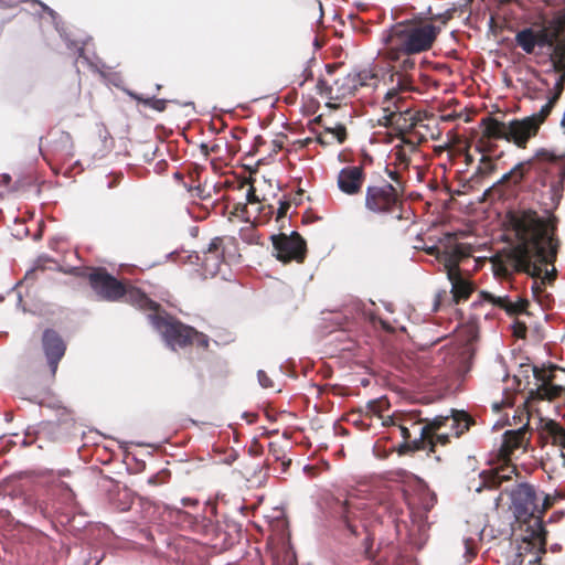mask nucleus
<instances>
[{
	"label": "nucleus",
	"instance_id": "obj_42",
	"mask_svg": "<svg viewBox=\"0 0 565 565\" xmlns=\"http://www.w3.org/2000/svg\"><path fill=\"white\" fill-rule=\"evenodd\" d=\"M527 327L524 322L516 320L513 324V334L519 339L526 337Z\"/></svg>",
	"mask_w": 565,
	"mask_h": 565
},
{
	"label": "nucleus",
	"instance_id": "obj_64",
	"mask_svg": "<svg viewBox=\"0 0 565 565\" xmlns=\"http://www.w3.org/2000/svg\"><path fill=\"white\" fill-rule=\"evenodd\" d=\"M561 127L565 130V115L563 116L561 120Z\"/></svg>",
	"mask_w": 565,
	"mask_h": 565
},
{
	"label": "nucleus",
	"instance_id": "obj_63",
	"mask_svg": "<svg viewBox=\"0 0 565 565\" xmlns=\"http://www.w3.org/2000/svg\"><path fill=\"white\" fill-rule=\"evenodd\" d=\"M467 553L470 554L471 556H475L477 554L476 551L471 550L468 545H467Z\"/></svg>",
	"mask_w": 565,
	"mask_h": 565
},
{
	"label": "nucleus",
	"instance_id": "obj_47",
	"mask_svg": "<svg viewBox=\"0 0 565 565\" xmlns=\"http://www.w3.org/2000/svg\"><path fill=\"white\" fill-rule=\"evenodd\" d=\"M246 201L249 204L259 203V198L256 194V189L253 184H249V188L246 193Z\"/></svg>",
	"mask_w": 565,
	"mask_h": 565
},
{
	"label": "nucleus",
	"instance_id": "obj_2",
	"mask_svg": "<svg viewBox=\"0 0 565 565\" xmlns=\"http://www.w3.org/2000/svg\"><path fill=\"white\" fill-rule=\"evenodd\" d=\"M403 9H395L393 18L396 20L381 34L383 43L382 55L384 60L394 65L391 68L390 81L397 83L399 89H413L411 71L416 67L415 55L433 49L439 30L429 21L423 20L418 13L402 19Z\"/></svg>",
	"mask_w": 565,
	"mask_h": 565
},
{
	"label": "nucleus",
	"instance_id": "obj_59",
	"mask_svg": "<svg viewBox=\"0 0 565 565\" xmlns=\"http://www.w3.org/2000/svg\"><path fill=\"white\" fill-rule=\"evenodd\" d=\"M36 2H38V4H40L43 8L44 11L49 12L50 14H54V11L51 8H49L46 4H44L40 1H36Z\"/></svg>",
	"mask_w": 565,
	"mask_h": 565
},
{
	"label": "nucleus",
	"instance_id": "obj_55",
	"mask_svg": "<svg viewBox=\"0 0 565 565\" xmlns=\"http://www.w3.org/2000/svg\"><path fill=\"white\" fill-rule=\"evenodd\" d=\"M81 94V86L79 83H76L74 85V98L77 100Z\"/></svg>",
	"mask_w": 565,
	"mask_h": 565
},
{
	"label": "nucleus",
	"instance_id": "obj_40",
	"mask_svg": "<svg viewBox=\"0 0 565 565\" xmlns=\"http://www.w3.org/2000/svg\"><path fill=\"white\" fill-rule=\"evenodd\" d=\"M143 104L146 106L151 107L154 110L163 111L167 108V100L166 99H159V98H147L143 100Z\"/></svg>",
	"mask_w": 565,
	"mask_h": 565
},
{
	"label": "nucleus",
	"instance_id": "obj_53",
	"mask_svg": "<svg viewBox=\"0 0 565 565\" xmlns=\"http://www.w3.org/2000/svg\"><path fill=\"white\" fill-rule=\"evenodd\" d=\"M121 180V177L120 175H115L113 177V179L109 181L108 183V188L111 189V188H115Z\"/></svg>",
	"mask_w": 565,
	"mask_h": 565
},
{
	"label": "nucleus",
	"instance_id": "obj_14",
	"mask_svg": "<svg viewBox=\"0 0 565 565\" xmlns=\"http://www.w3.org/2000/svg\"><path fill=\"white\" fill-rule=\"evenodd\" d=\"M491 463L495 466L480 473L482 487L484 488L497 489L503 482L511 480L513 475L518 476V468L512 462V459H498L497 456H493Z\"/></svg>",
	"mask_w": 565,
	"mask_h": 565
},
{
	"label": "nucleus",
	"instance_id": "obj_54",
	"mask_svg": "<svg viewBox=\"0 0 565 565\" xmlns=\"http://www.w3.org/2000/svg\"><path fill=\"white\" fill-rule=\"evenodd\" d=\"M542 285L543 284H541V281L539 282V281L535 280L533 286H532L533 292H535V294L536 292H541L542 291Z\"/></svg>",
	"mask_w": 565,
	"mask_h": 565
},
{
	"label": "nucleus",
	"instance_id": "obj_20",
	"mask_svg": "<svg viewBox=\"0 0 565 565\" xmlns=\"http://www.w3.org/2000/svg\"><path fill=\"white\" fill-rule=\"evenodd\" d=\"M361 511V505L351 498L340 502L335 509V512L339 514L345 529L353 536H359L361 534L360 530L365 529L364 524L360 521Z\"/></svg>",
	"mask_w": 565,
	"mask_h": 565
},
{
	"label": "nucleus",
	"instance_id": "obj_56",
	"mask_svg": "<svg viewBox=\"0 0 565 565\" xmlns=\"http://www.w3.org/2000/svg\"><path fill=\"white\" fill-rule=\"evenodd\" d=\"M238 212H246V204H237L236 207H235V213L238 214Z\"/></svg>",
	"mask_w": 565,
	"mask_h": 565
},
{
	"label": "nucleus",
	"instance_id": "obj_60",
	"mask_svg": "<svg viewBox=\"0 0 565 565\" xmlns=\"http://www.w3.org/2000/svg\"><path fill=\"white\" fill-rule=\"evenodd\" d=\"M559 451H561V457L564 461L563 465L565 466V443H564V446L559 447Z\"/></svg>",
	"mask_w": 565,
	"mask_h": 565
},
{
	"label": "nucleus",
	"instance_id": "obj_19",
	"mask_svg": "<svg viewBox=\"0 0 565 565\" xmlns=\"http://www.w3.org/2000/svg\"><path fill=\"white\" fill-rule=\"evenodd\" d=\"M480 127H482V136L480 137L477 149L480 152L492 151V148L488 146L490 140H505L508 138V124L497 119L493 116L483 117L480 120Z\"/></svg>",
	"mask_w": 565,
	"mask_h": 565
},
{
	"label": "nucleus",
	"instance_id": "obj_51",
	"mask_svg": "<svg viewBox=\"0 0 565 565\" xmlns=\"http://www.w3.org/2000/svg\"><path fill=\"white\" fill-rule=\"evenodd\" d=\"M38 270L43 271L44 269L43 268H32L31 270L26 271V274L24 276V280L26 281V280L34 279Z\"/></svg>",
	"mask_w": 565,
	"mask_h": 565
},
{
	"label": "nucleus",
	"instance_id": "obj_31",
	"mask_svg": "<svg viewBox=\"0 0 565 565\" xmlns=\"http://www.w3.org/2000/svg\"><path fill=\"white\" fill-rule=\"evenodd\" d=\"M561 95L562 94H557L556 92H553L552 96L548 98L547 103L544 106H542L541 110L537 114H533L532 116H529L530 118L534 119V121L537 124L539 128L550 116L555 104L559 99Z\"/></svg>",
	"mask_w": 565,
	"mask_h": 565
},
{
	"label": "nucleus",
	"instance_id": "obj_10",
	"mask_svg": "<svg viewBox=\"0 0 565 565\" xmlns=\"http://www.w3.org/2000/svg\"><path fill=\"white\" fill-rule=\"evenodd\" d=\"M328 74L332 77L331 82L320 78L317 83V89L320 96L328 99L327 106L335 108L337 105L331 102H341L356 92L355 82L351 73H335L330 65H327Z\"/></svg>",
	"mask_w": 565,
	"mask_h": 565
},
{
	"label": "nucleus",
	"instance_id": "obj_8",
	"mask_svg": "<svg viewBox=\"0 0 565 565\" xmlns=\"http://www.w3.org/2000/svg\"><path fill=\"white\" fill-rule=\"evenodd\" d=\"M148 311L150 312L148 315L150 323L172 350H175L177 347L185 348L193 344V334H195L193 327L184 324L167 311L161 310L160 305L157 310Z\"/></svg>",
	"mask_w": 565,
	"mask_h": 565
},
{
	"label": "nucleus",
	"instance_id": "obj_62",
	"mask_svg": "<svg viewBox=\"0 0 565 565\" xmlns=\"http://www.w3.org/2000/svg\"><path fill=\"white\" fill-rule=\"evenodd\" d=\"M435 252H437V247H430V248H428V249H427V253H428L429 255H434V254H435Z\"/></svg>",
	"mask_w": 565,
	"mask_h": 565
},
{
	"label": "nucleus",
	"instance_id": "obj_22",
	"mask_svg": "<svg viewBox=\"0 0 565 565\" xmlns=\"http://www.w3.org/2000/svg\"><path fill=\"white\" fill-rule=\"evenodd\" d=\"M401 143L394 146L392 156L394 157L393 166L395 169L406 171L412 162V154L418 151L417 143L405 136L401 137Z\"/></svg>",
	"mask_w": 565,
	"mask_h": 565
},
{
	"label": "nucleus",
	"instance_id": "obj_24",
	"mask_svg": "<svg viewBox=\"0 0 565 565\" xmlns=\"http://www.w3.org/2000/svg\"><path fill=\"white\" fill-rule=\"evenodd\" d=\"M449 415L447 416H436L433 419H423L425 424L419 428V435L428 446V452H434V444L430 440L433 434H437L441 430V428H449L450 420Z\"/></svg>",
	"mask_w": 565,
	"mask_h": 565
},
{
	"label": "nucleus",
	"instance_id": "obj_21",
	"mask_svg": "<svg viewBox=\"0 0 565 565\" xmlns=\"http://www.w3.org/2000/svg\"><path fill=\"white\" fill-rule=\"evenodd\" d=\"M554 504V498L544 494L543 502H539L537 516L534 518V529H532L531 541L533 545H537L542 552H545L546 545V530L543 524V516L545 512Z\"/></svg>",
	"mask_w": 565,
	"mask_h": 565
},
{
	"label": "nucleus",
	"instance_id": "obj_48",
	"mask_svg": "<svg viewBox=\"0 0 565 565\" xmlns=\"http://www.w3.org/2000/svg\"><path fill=\"white\" fill-rule=\"evenodd\" d=\"M289 209H290L289 201H280L276 220L279 221L280 218L285 217Z\"/></svg>",
	"mask_w": 565,
	"mask_h": 565
},
{
	"label": "nucleus",
	"instance_id": "obj_18",
	"mask_svg": "<svg viewBox=\"0 0 565 565\" xmlns=\"http://www.w3.org/2000/svg\"><path fill=\"white\" fill-rule=\"evenodd\" d=\"M530 431L526 427L516 430H507L499 450L494 454L498 459L510 460L518 449L527 450L530 444Z\"/></svg>",
	"mask_w": 565,
	"mask_h": 565
},
{
	"label": "nucleus",
	"instance_id": "obj_26",
	"mask_svg": "<svg viewBox=\"0 0 565 565\" xmlns=\"http://www.w3.org/2000/svg\"><path fill=\"white\" fill-rule=\"evenodd\" d=\"M449 430L454 437H460L475 424L473 418L465 412L452 411L449 415Z\"/></svg>",
	"mask_w": 565,
	"mask_h": 565
},
{
	"label": "nucleus",
	"instance_id": "obj_46",
	"mask_svg": "<svg viewBox=\"0 0 565 565\" xmlns=\"http://www.w3.org/2000/svg\"><path fill=\"white\" fill-rule=\"evenodd\" d=\"M94 267H86V268H81V267H73L70 273L76 277H81V278H87L88 279V274H89V270H92Z\"/></svg>",
	"mask_w": 565,
	"mask_h": 565
},
{
	"label": "nucleus",
	"instance_id": "obj_37",
	"mask_svg": "<svg viewBox=\"0 0 565 565\" xmlns=\"http://www.w3.org/2000/svg\"><path fill=\"white\" fill-rule=\"evenodd\" d=\"M386 174L392 180L391 185L397 186L399 185L402 188V195H405V189H406V182L403 179V177L399 173V170H390L388 168L385 169Z\"/></svg>",
	"mask_w": 565,
	"mask_h": 565
},
{
	"label": "nucleus",
	"instance_id": "obj_36",
	"mask_svg": "<svg viewBox=\"0 0 565 565\" xmlns=\"http://www.w3.org/2000/svg\"><path fill=\"white\" fill-rule=\"evenodd\" d=\"M324 130L330 135V136H334V140L338 142V143H343L345 140H347V137H348V132H347V128L344 125L342 124H338L335 127H324Z\"/></svg>",
	"mask_w": 565,
	"mask_h": 565
},
{
	"label": "nucleus",
	"instance_id": "obj_58",
	"mask_svg": "<svg viewBox=\"0 0 565 565\" xmlns=\"http://www.w3.org/2000/svg\"><path fill=\"white\" fill-rule=\"evenodd\" d=\"M533 74H534V76H535L539 81H541L544 85H547V82L541 77V74H540V72H539V71L533 70Z\"/></svg>",
	"mask_w": 565,
	"mask_h": 565
},
{
	"label": "nucleus",
	"instance_id": "obj_11",
	"mask_svg": "<svg viewBox=\"0 0 565 565\" xmlns=\"http://www.w3.org/2000/svg\"><path fill=\"white\" fill-rule=\"evenodd\" d=\"M271 243L275 257L282 263H303L307 255L306 241L298 232L290 235L280 233L271 235Z\"/></svg>",
	"mask_w": 565,
	"mask_h": 565
},
{
	"label": "nucleus",
	"instance_id": "obj_12",
	"mask_svg": "<svg viewBox=\"0 0 565 565\" xmlns=\"http://www.w3.org/2000/svg\"><path fill=\"white\" fill-rule=\"evenodd\" d=\"M565 372L557 365H551L548 369L533 367V375L541 384L532 394L539 399L554 401L562 396L565 397V384L558 383L556 372Z\"/></svg>",
	"mask_w": 565,
	"mask_h": 565
},
{
	"label": "nucleus",
	"instance_id": "obj_44",
	"mask_svg": "<svg viewBox=\"0 0 565 565\" xmlns=\"http://www.w3.org/2000/svg\"><path fill=\"white\" fill-rule=\"evenodd\" d=\"M541 274H543V271ZM533 278L537 279V277ZM539 278L541 279V284H551L556 278V268L553 266L551 270L546 269L544 276L540 275Z\"/></svg>",
	"mask_w": 565,
	"mask_h": 565
},
{
	"label": "nucleus",
	"instance_id": "obj_35",
	"mask_svg": "<svg viewBox=\"0 0 565 565\" xmlns=\"http://www.w3.org/2000/svg\"><path fill=\"white\" fill-rule=\"evenodd\" d=\"M481 296L486 301L491 302L492 305L503 309L504 311L510 301L508 296H494L493 294L487 291H482Z\"/></svg>",
	"mask_w": 565,
	"mask_h": 565
},
{
	"label": "nucleus",
	"instance_id": "obj_15",
	"mask_svg": "<svg viewBox=\"0 0 565 565\" xmlns=\"http://www.w3.org/2000/svg\"><path fill=\"white\" fill-rule=\"evenodd\" d=\"M365 177L363 166H347L339 171L337 184L342 193L351 196L358 195L362 193Z\"/></svg>",
	"mask_w": 565,
	"mask_h": 565
},
{
	"label": "nucleus",
	"instance_id": "obj_49",
	"mask_svg": "<svg viewBox=\"0 0 565 565\" xmlns=\"http://www.w3.org/2000/svg\"><path fill=\"white\" fill-rule=\"evenodd\" d=\"M317 140L323 146L332 145L335 141L334 136H330L326 130L318 136Z\"/></svg>",
	"mask_w": 565,
	"mask_h": 565
},
{
	"label": "nucleus",
	"instance_id": "obj_45",
	"mask_svg": "<svg viewBox=\"0 0 565 565\" xmlns=\"http://www.w3.org/2000/svg\"><path fill=\"white\" fill-rule=\"evenodd\" d=\"M257 377H258V382L259 384L264 387V388H269V387H273V381L267 375V373L263 370H259L258 373H257Z\"/></svg>",
	"mask_w": 565,
	"mask_h": 565
},
{
	"label": "nucleus",
	"instance_id": "obj_3",
	"mask_svg": "<svg viewBox=\"0 0 565 565\" xmlns=\"http://www.w3.org/2000/svg\"><path fill=\"white\" fill-rule=\"evenodd\" d=\"M515 44L526 54H534L536 47H553L550 61L552 71L558 75L553 92L562 94L565 88V8L541 24L518 31Z\"/></svg>",
	"mask_w": 565,
	"mask_h": 565
},
{
	"label": "nucleus",
	"instance_id": "obj_41",
	"mask_svg": "<svg viewBox=\"0 0 565 565\" xmlns=\"http://www.w3.org/2000/svg\"><path fill=\"white\" fill-rule=\"evenodd\" d=\"M451 431L450 433H440L438 431L437 434H433L431 437H430V440L433 441L434 444V449L436 448V445L437 444H440V445H447L449 441H450V437H451Z\"/></svg>",
	"mask_w": 565,
	"mask_h": 565
},
{
	"label": "nucleus",
	"instance_id": "obj_27",
	"mask_svg": "<svg viewBox=\"0 0 565 565\" xmlns=\"http://www.w3.org/2000/svg\"><path fill=\"white\" fill-rule=\"evenodd\" d=\"M544 437L554 446L561 447L565 443V428L555 420H548L543 426Z\"/></svg>",
	"mask_w": 565,
	"mask_h": 565
},
{
	"label": "nucleus",
	"instance_id": "obj_43",
	"mask_svg": "<svg viewBox=\"0 0 565 565\" xmlns=\"http://www.w3.org/2000/svg\"><path fill=\"white\" fill-rule=\"evenodd\" d=\"M193 343L203 349L209 348V337L202 332L195 330V334H193Z\"/></svg>",
	"mask_w": 565,
	"mask_h": 565
},
{
	"label": "nucleus",
	"instance_id": "obj_61",
	"mask_svg": "<svg viewBox=\"0 0 565 565\" xmlns=\"http://www.w3.org/2000/svg\"><path fill=\"white\" fill-rule=\"evenodd\" d=\"M282 148L281 142L274 141V151L278 152Z\"/></svg>",
	"mask_w": 565,
	"mask_h": 565
},
{
	"label": "nucleus",
	"instance_id": "obj_5",
	"mask_svg": "<svg viewBox=\"0 0 565 565\" xmlns=\"http://www.w3.org/2000/svg\"><path fill=\"white\" fill-rule=\"evenodd\" d=\"M88 282L102 300L114 302L125 299L126 302L141 310H157L159 308V303L150 299L139 288L121 282L104 267L89 270Z\"/></svg>",
	"mask_w": 565,
	"mask_h": 565
},
{
	"label": "nucleus",
	"instance_id": "obj_9",
	"mask_svg": "<svg viewBox=\"0 0 565 565\" xmlns=\"http://www.w3.org/2000/svg\"><path fill=\"white\" fill-rule=\"evenodd\" d=\"M511 508L519 521L530 523L534 529V518L537 516L540 495L533 484L518 483L510 492Z\"/></svg>",
	"mask_w": 565,
	"mask_h": 565
},
{
	"label": "nucleus",
	"instance_id": "obj_28",
	"mask_svg": "<svg viewBox=\"0 0 565 565\" xmlns=\"http://www.w3.org/2000/svg\"><path fill=\"white\" fill-rule=\"evenodd\" d=\"M355 82V88L372 87L375 88L380 83L379 73L375 67L364 68L359 72L351 73Z\"/></svg>",
	"mask_w": 565,
	"mask_h": 565
},
{
	"label": "nucleus",
	"instance_id": "obj_23",
	"mask_svg": "<svg viewBox=\"0 0 565 565\" xmlns=\"http://www.w3.org/2000/svg\"><path fill=\"white\" fill-rule=\"evenodd\" d=\"M420 412H412L408 414H394L383 422L384 425L397 426L401 430V435L404 440H413L411 429L407 426L408 422H412V426H418L423 424V419L419 418Z\"/></svg>",
	"mask_w": 565,
	"mask_h": 565
},
{
	"label": "nucleus",
	"instance_id": "obj_25",
	"mask_svg": "<svg viewBox=\"0 0 565 565\" xmlns=\"http://www.w3.org/2000/svg\"><path fill=\"white\" fill-rule=\"evenodd\" d=\"M449 281L451 282V295L455 303L468 300L475 290L473 284L463 278L462 275L450 277Z\"/></svg>",
	"mask_w": 565,
	"mask_h": 565
},
{
	"label": "nucleus",
	"instance_id": "obj_1",
	"mask_svg": "<svg viewBox=\"0 0 565 565\" xmlns=\"http://www.w3.org/2000/svg\"><path fill=\"white\" fill-rule=\"evenodd\" d=\"M508 218L516 244L492 259L494 274L509 277L513 273H525L539 277L542 265L554 264L557 244L547 235L535 211L510 212Z\"/></svg>",
	"mask_w": 565,
	"mask_h": 565
},
{
	"label": "nucleus",
	"instance_id": "obj_34",
	"mask_svg": "<svg viewBox=\"0 0 565 565\" xmlns=\"http://www.w3.org/2000/svg\"><path fill=\"white\" fill-rule=\"evenodd\" d=\"M529 307V300L519 298L518 301H509L505 312L510 316L523 313L526 311V308Z\"/></svg>",
	"mask_w": 565,
	"mask_h": 565
},
{
	"label": "nucleus",
	"instance_id": "obj_39",
	"mask_svg": "<svg viewBox=\"0 0 565 565\" xmlns=\"http://www.w3.org/2000/svg\"><path fill=\"white\" fill-rule=\"evenodd\" d=\"M481 163L483 164L482 167H479L478 168V172L480 174H491L495 171L497 169V166L495 163L492 161V159L488 156H482L481 158Z\"/></svg>",
	"mask_w": 565,
	"mask_h": 565
},
{
	"label": "nucleus",
	"instance_id": "obj_38",
	"mask_svg": "<svg viewBox=\"0 0 565 565\" xmlns=\"http://www.w3.org/2000/svg\"><path fill=\"white\" fill-rule=\"evenodd\" d=\"M472 253V248L468 244L458 243L456 244L452 249L451 254L456 255V258L461 262L462 259L469 257Z\"/></svg>",
	"mask_w": 565,
	"mask_h": 565
},
{
	"label": "nucleus",
	"instance_id": "obj_30",
	"mask_svg": "<svg viewBox=\"0 0 565 565\" xmlns=\"http://www.w3.org/2000/svg\"><path fill=\"white\" fill-rule=\"evenodd\" d=\"M438 258L444 264L448 279H450V277L454 278L458 275H461L459 267L460 262L456 258V255L451 254V252H445Z\"/></svg>",
	"mask_w": 565,
	"mask_h": 565
},
{
	"label": "nucleus",
	"instance_id": "obj_6",
	"mask_svg": "<svg viewBox=\"0 0 565 565\" xmlns=\"http://www.w3.org/2000/svg\"><path fill=\"white\" fill-rule=\"evenodd\" d=\"M387 90L382 100V110L384 115L379 119V125L385 128L395 129L401 137L413 130L420 120L416 111L413 110L408 100L402 93L412 89H399L397 83Z\"/></svg>",
	"mask_w": 565,
	"mask_h": 565
},
{
	"label": "nucleus",
	"instance_id": "obj_7",
	"mask_svg": "<svg viewBox=\"0 0 565 565\" xmlns=\"http://www.w3.org/2000/svg\"><path fill=\"white\" fill-rule=\"evenodd\" d=\"M404 196L399 185L392 186L384 179L370 182L364 190V209L372 215L387 216L397 213L396 218L402 220Z\"/></svg>",
	"mask_w": 565,
	"mask_h": 565
},
{
	"label": "nucleus",
	"instance_id": "obj_33",
	"mask_svg": "<svg viewBox=\"0 0 565 565\" xmlns=\"http://www.w3.org/2000/svg\"><path fill=\"white\" fill-rule=\"evenodd\" d=\"M388 407L390 403L385 398L372 399L365 406V414L370 417L373 415L382 417V413Z\"/></svg>",
	"mask_w": 565,
	"mask_h": 565
},
{
	"label": "nucleus",
	"instance_id": "obj_16",
	"mask_svg": "<svg viewBox=\"0 0 565 565\" xmlns=\"http://www.w3.org/2000/svg\"><path fill=\"white\" fill-rule=\"evenodd\" d=\"M540 128L533 118L513 119L508 122V142H513L518 148L524 149L529 140L535 137Z\"/></svg>",
	"mask_w": 565,
	"mask_h": 565
},
{
	"label": "nucleus",
	"instance_id": "obj_32",
	"mask_svg": "<svg viewBox=\"0 0 565 565\" xmlns=\"http://www.w3.org/2000/svg\"><path fill=\"white\" fill-rule=\"evenodd\" d=\"M419 450H428V446L420 437L414 438L413 440H404L403 444L399 445L397 451L399 455H405L407 452H414Z\"/></svg>",
	"mask_w": 565,
	"mask_h": 565
},
{
	"label": "nucleus",
	"instance_id": "obj_29",
	"mask_svg": "<svg viewBox=\"0 0 565 565\" xmlns=\"http://www.w3.org/2000/svg\"><path fill=\"white\" fill-rule=\"evenodd\" d=\"M423 20L429 21L435 28L441 32L443 26H445L454 17L452 10H446L441 13H434L431 8H428L426 12L418 13Z\"/></svg>",
	"mask_w": 565,
	"mask_h": 565
},
{
	"label": "nucleus",
	"instance_id": "obj_4",
	"mask_svg": "<svg viewBox=\"0 0 565 565\" xmlns=\"http://www.w3.org/2000/svg\"><path fill=\"white\" fill-rule=\"evenodd\" d=\"M555 160L556 157L547 150H537L532 158L516 163L509 172L504 173L484 192V195L498 200L503 199L514 192L524 180L533 174L535 175V182L544 186L550 163Z\"/></svg>",
	"mask_w": 565,
	"mask_h": 565
},
{
	"label": "nucleus",
	"instance_id": "obj_52",
	"mask_svg": "<svg viewBox=\"0 0 565 565\" xmlns=\"http://www.w3.org/2000/svg\"><path fill=\"white\" fill-rule=\"evenodd\" d=\"M164 481L161 480V477L160 475H154V476H151L149 479H148V483L151 484V486H158L160 483H163Z\"/></svg>",
	"mask_w": 565,
	"mask_h": 565
},
{
	"label": "nucleus",
	"instance_id": "obj_50",
	"mask_svg": "<svg viewBox=\"0 0 565 565\" xmlns=\"http://www.w3.org/2000/svg\"><path fill=\"white\" fill-rule=\"evenodd\" d=\"M363 544H364L365 555H366V557L370 558L371 557V548L373 546V537L370 534H367L363 541Z\"/></svg>",
	"mask_w": 565,
	"mask_h": 565
},
{
	"label": "nucleus",
	"instance_id": "obj_57",
	"mask_svg": "<svg viewBox=\"0 0 565 565\" xmlns=\"http://www.w3.org/2000/svg\"><path fill=\"white\" fill-rule=\"evenodd\" d=\"M196 195L201 199H205L207 195L203 194V189L199 185L195 188Z\"/></svg>",
	"mask_w": 565,
	"mask_h": 565
},
{
	"label": "nucleus",
	"instance_id": "obj_17",
	"mask_svg": "<svg viewBox=\"0 0 565 565\" xmlns=\"http://www.w3.org/2000/svg\"><path fill=\"white\" fill-rule=\"evenodd\" d=\"M224 239L217 236L212 238L209 246L202 250V256H196L206 275L213 277L220 273L224 263Z\"/></svg>",
	"mask_w": 565,
	"mask_h": 565
},
{
	"label": "nucleus",
	"instance_id": "obj_13",
	"mask_svg": "<svg viewBox=\"0 0 565 565\" xmlns=\"http://www.w3.org/2000/svg\"><path fill=\"white\" fill-rule=\"evenodd\" d=\"M41 348L50 369L51 379H54L60 361L65 355L66 343L56 330L47 328L42 333Z\"/></svg>",
	"mask_w": 565,
	"mask_h": 565
}]
</instances>
